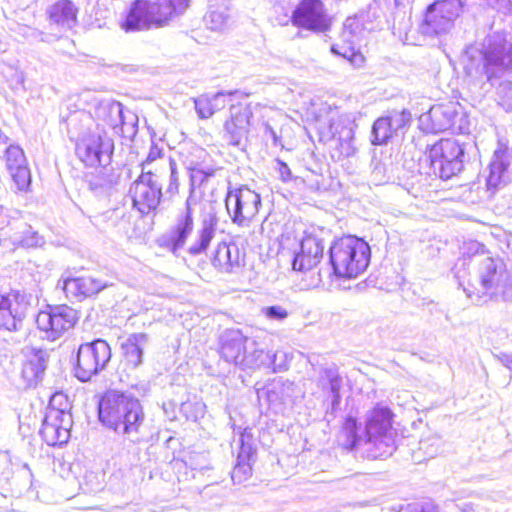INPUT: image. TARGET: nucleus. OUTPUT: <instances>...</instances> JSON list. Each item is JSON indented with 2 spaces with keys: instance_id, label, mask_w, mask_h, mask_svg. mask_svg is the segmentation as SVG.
Wrapping results in <instances>:
<instances>
[{
  "instance_id": "1",
  "label": "nucleus",
  "mask_w": 512,
  "mask_h": 512,
  "mask_svg": "<svg viewBox=\"0 0 512 512\" xmlns=\"http://www.w3.org/2000/svg\"><path fill=\"white\" fill-rule=\"evenodd\" d=\"M98 419L108 429L125 435L137 434L145 421L138 398L121 390L108 389L98 400Z\"/></svg>"
},
{
  "instance_id": "2",
  "label": "nucleus",
  "mask_w": 512,
  "mask_h": 512,
  "mask_svg": "<svg viewBox=\"0 0 512 512\" xmlns=\"http://www.w3.org/2000/svg\"><path fill=\"white\" fill-rule=\"evenodd\" d=\"M188 6L189 0H134L120 27L126 33L160 28L183 13Z\"/></svg>"
},
{
  "instance_id": "3",
  "label": "nucleus",
  "mask_w": 512,
  "mask_h": 512,
  "mask_svg": "<svg viewBox=\"0 0 512 512\" xmlns=\"http://www.w3.org/2000/svg\"><path fill=\"white\" fill-rule=\"evenodd\" d=\"M371 260V249L363 239L345 235L335 239L329 249L333 274L340 279H355L363 274Z\"/></svg>"
},
{
  "instance_id": "4",
  "label": "nucleus",
  "mask_w": 512,
  "mask_h": 512,
  "mask_svg": "<svg viewBox=\"0 0 512 512\" xmlns=\"http://www.w3.org/2000/svg\"><path fill=\"white\" fill-rule=\"evenodd\" d=\"M425 161L443 180L451 179L464 169V147L454 138H441L424 151Z\"/></svg>"
},
{
  "instance_id": "5",
  "label": "nucleus",
  "mask_w": 512,
  "mask_h": 512,
  "mask_svg": "<svg viewBox=\"0 0 512 512\" xmlns=\"http://www.w3.org/2000/svg\"><path fill=\"white\" fill-rule=\"evenodd\" d=\"M228 114L223 122V137L231 146L247 140L253 125V109L247 96L232 92L226 106Z\"/></svg>"
},
{
  "instance_id": "6",
  "label": "nucleus",
  "mask_w": 512,
  "mask_h": 512,
  "mask_svg": "<svg viewBox=\"0 0 512 512\" xmlns=\"http://www.w3.org/2000/svg\"><path fill=\"white\" fill-rule=\"evenodd\" d=\"M225 207L234 224L239 227H248L258 218L261 196L246 185L228 189Z\"/></svg>"
},
{
  "instance_id": "7",
  "label": "nucleus",
  "mask_w": 512,
  "mask_h": 512,
  "mask_svg": "<svg viewBox=\"0 0 512 512\" xmlns=\"http://www.w3.org/2000/svg\"><path fill=\"white\" fill-rule=\"evenodd\" d=\"M111 359L109 344L101 339L83 343L79 346L74 362V374L82 382L97 375Z\"/></svg>"
},
{
  "instance_id": "8",
  "label": "nucleus",
  "mask_w": 512,
  "mask_h": 512,
  "mask_svg": "<svg viewBox=\"0 0 512 512\" xmlns=\"http://www.w3.org/2000/svg\"><path fill=\"white\" fill-rule=\"evenodd\" d=\"M79 319L78 312L67 305L48 306L35 318L36 328L47 340L54 341L72 329Z\"/></svg>"
},
{
  "instance_id": "9",
  "label": "nucleus",
  "mask_w": 512,
  "mask_h": 512,
  "mask_svg": "<svg viewBox=\"0 0 512 512\" xmlns=\"http://www.w3.org/2000/svg\"><path fill=\"white\" fill-rule=\"evenodd\" d=\"M326 239L321 228H312L304 232L300 241V250L295 255L292 267L295 271L308 272L322 262Z\"/></svg>"
},
{
  "instance_id": "10",
  "label": "nucleus",
  "mask_w": 512,
  "mask_h": 512,
  "mask_svg": "<svg viewBox=\"0 0 512 512\" xmlns=\"http://www.w3.org/2000/svg\"><path fill=\"white\" fill-rule=\"evenodd\" d=\"M459 117V103L448 101L438 103L418 118L419 129L428 134L443 133L456 126Z\"/></svg>"
},
{
  "instance_id": "11",
  "label": "nucleus",
  "mask_w": 512,
  "mask_h": 512,
  "mask_svg": "<svg viewBox=\"0 0 512 512\" xmlns=\"http://www.w3.org/2000/svg\"><path fill=\"white\" fill-rule=\"evenodd\" d=\"M292 23L314 32H326L330 29L332 18L328 15L322 0H301L294 10Z\"/></svg>"
},
{
  "instance_id": "12",
  "label": "nucleus",
  "mask_w": 512,
  "mask_h": 512,
  "mask_svg": "<svg viewBox=\"0 0 512 512\" xmlns=\"http://www.w3.org/2000/svg\"><path fill=\"white\" fill-rule=\"evenodd\" d=\"M29 310L28 297L11 290L0 295V329L16 331Z\"/></svg>"
},
{
  "instance_id": "13",
  "label": "nucleus",
  "mask_w": 512,
  "mask_h": 512,
  "mask_svg": "<svg viewBox=\"0 0 512 512\" xmlns=\"http://www.w3.org/2000/svg\"><path fill=\"white\" fill-rule=\"evenodd\" d=\"M132 207L141 216L156 215L162 200L160 185L135 179L128 191Z\"/></svg>"
},
{
  "instance_id": "14",
  "label": "nucleus",
  "mask_w": 512,
  "mask_h": 512,
  "mask_svg": "<svg viewBox=\"0 0 512 512\" xmlns=\"http://www.w3.org/2000/svg\"><path fill=\"white\" fill-rule=\"evenodd\" d=\"M70 415L63 410L50 407L46 413L40 435L48 446H60L68 442L70 437Z\"/></svg>"
},
{
  "instance_id": "15",
  "label": "nucleus",
  "mask_w": 512,
  "mask_h": 512,
  "mask_svg": "<svg viewBox=\"0 0 512 512\" xmlns=\"http://www.w3.org/2000/svg\"><path fill=\"white\" fill-rule=\"evenodd\" d=\"M457 16L453 0H436L426 8L422 28L426 34L438 35L445 31Z\"/></svg>"
},
{
  "instance_id": "16",
  "label": "nucleus",
  "mask_w": 512,
  "mask_h": 512,
  "mask_svg": "<svg viewBox=\"0 0 512 512\" xmlns=\"http://www.w3.org/2000/svg\"><path fill=\"white\" fill-rule=\"evenodd\" d=\"M246 254L235 243L220 242L212 255V265L223 273H236L245 266Z\"/></svg>"
},
{
  "instance_id": "17",
  "label": "nucleus",
  "mask_w": 512,
  "mask_h": 512,
  "mask_svg": "<svg viewBox=\"0 0 512 512\" xmlns=\"http://www.w3.org/2000/svg\"><path fill=\"white\" fill-rule=\"evenodd\" d=\"M394 413L385 406L376 405L368 415L365 434L368 442L382 441L387 438L393 429Z\"/></svg>"
},
{
  "instance_id": "18",
  "label": "nucleus",
  "mask_w": 512,
  "mask_h": 512,
  "mask_svg": "<svg viewBox=\"0 0 512 512\" xmlns=\"http://www.w3.org/2000/svg\"><path fill=\"white\" fill-rule=\"evenodd\" d=\"M106 284L92 275L66 278L63 281V291L68 299L82 301L98 294Z\"/></svg>"
},
{
  "instance_id": "19",
  "label": "nucleus",
  "mask_w": 512,
  "mask_h": 512,
  "mask_svg": "<svg viewBox=\"0 0 512 512\" xmlns=\"http://www.w3.org/2000/svg\"><path fill=\"white\" fill-rule=\"evenodd\" d=\"M112 145L101 135H90L76 145L78 158L88 167H98L102 158L110 152Z\"/></svg>"
},
{
  "instance_id": "20",
  "label": "nucleus",
  "mask_w": 512,
  "mask_h": 512,
  "mask_svg": "<svg viewBox=\"0 0 512 512\" xmlns=\"http://www.w3.org/2000/svg\"><path fill=\"white\" fill-rule=\"evenodd\" d=\"M411 121V115L409 112L403 110L401 112V123L394 125L392 116H383L375 120L372 127V144L373 145H384L391 140L399 128L406 127Z\"/></svg>"
},
{
  "instance_id": "21",
  "label": "nucleus",
  "mask_w": 512,
  "mask_h": 512,
  "mask_svg": "<svg viewBox=\"0 0 512 512\" xmlns=\"http://www.w3.org/2000/svg\"><path fill=\"white\" fill-rule=\"evenodd\" d=\"M79 9L72 0H57L47 9L46 15L50 23L72 27L78 21Z\"/></svg>"
},
{
  "instance_id": "22",
  "label": "nucleus",
  "mask_w": 512,
  "mask_h": 512,
  "mask_svg": "<svg viewBox=\"0 0 512 512\" xmlns=\"http://www.w3.org/2000/svg\"><path fill=\"white\" fill-rule=\"evenodd\" d=\"M194 220L192 209L187 205L185 211L178 217L176 224L170 231L168 245L172 251L182 248L193 231Z\"/></svg>"
},
{
  "instance_id": "23",
  "label": "nucleus",
  "mask_w": 512,
  "mask_h": 512,
  "mask_svg": "<svg viewBox=\"0 0 512 512\" xmlns=\"http://www.w3.org/2000/svg\"><path fill=\"white\" fill-rule=\"evenodd\" d=\"M45 370V363L42 356L37 353L28 355L22 362L20 378L26 388L37 385Z\"/></svg>"
},
{
  "instance_id": "24",
  "label": "nucleus",
  "mask_w": 512,
  "mask_h": 512,
  "mask_svg": "<svg viewBox=\"0 0 512 512\" xmlns=\"http://www.w3.org/2000/svg\"><path fill=\"white\" fill-rule=\"evenodd\" d=\"M145 343L146 335L139 333L130 335L122 344L123 362L127 368L134 369L142 363Z\"/></svg>"
},
{
  "instance_id": "25",
  "label": "nucleus",
  "mask_w": 512,
  "mask_h": 512,
  "mask_svg": "<svg viewBox=\"0 0 512 512\" xmlns=\"http://www.w3.org/2000/svg\"><path fill=\"white\" fill-rule=\"evenodd\" d=\"M509 165L510 161L507 149H497L489 165V174L486 180L488 188L495 189L502 183L503 176L507 172Z\"/></svg>"
},
{
  "instance_id": "26",
  "label": "nucleus",
  "mask_w": 512,
  "mask_h": 512,
  "mask_svg": "<svg viewBox=\"0 0 512 512\" xmlns=\"http://www.w3.org/2000/svg\"><path fill=\"white\" fill-rule=\"evenodd\" d=\"M232 92L217 93L212 96L202 95L195 100V108L200 118L208 119L220 109L226 108Z\"/></svg>"
},
{
  "instance_id": "27",
  "label": "nucleus",
  "mask_w": 512,
  "mask_h": 512,
  "mask_svg": "<svg viewBox=\"0 0 512 512\" xmlns=\"http://www.w3.org/2000/svg\"><path fill=\"white\" fill-rule=\"evenodd\" d=\"M482 62L485 69L504 64L506 58L511 57V47L506 48L504 41H489L488 46L482 50Z\"/></svg>"
},
{
  "instance_id": "28",
  "label": "nucleus",
  "mask_w": 512,
  "mask_h": 512,
  "mask_svg": "<svg viewBox=\"0 0 512 512\" xmlns=\"http://www.w3.org/2000/svg\"><path fill=\"white\" fill-rule=\"evenodd\" d=\"M8 172L10 175V188L14 193L24 194L31 190L32 175L28 166Z\"/></svg>"
},
{
  "instance_id": "29",
  "label": "nucleus",
  "mask_w": 512,
  "mask_h": 512,
  "mask_svg": "<svg viewBox=\"0 0 512 512\" xmlns=\"http://www.w3.org/2000/svg\"><path fill=\"white\" fill-rule=\"evenodd\" d=\"M331 51L347 59L355 68H361L365 65L366 59L364 55L359 50L349 46L347 41L334 44L331 47Z\"/></svg>"
},
{
  "instance_id": "30",
  "label": "nucleus",
  "mask_w": 512,
  "mask_h": 512,
  "mask_svg": "<svg viewBox=\"0 0 512 512\" xmlns=\"http://www.w3.org/2000/svg\"><path fill=\"white\" fill-rule=\"evenodd\" d=\"M357 431V420L354 417H347L340 429V438L347 449H353L358 445L360 437Z\"/></svg>"
},
{
  "instance_id": "31",
  "label": "nucleus",
  "mask_w": 512,
  "mask_h": 512,
  "mask_svg": "<svg viewBox=\"0 0 512 512\" xmlns=\"http://www.w3.org/2000/svg\"><path fill=\"white\" fill-rule=\"evenodd\" d=\"M215 230L212 225L202 227L198 232V238L189 248L188 252L192 256H197L205 253L208 249L212 239L214 238Z\"/></svg>"
},
{
  "instance_id": "32",
  "label": "nucleus",
  "mask_w": 512,
  "mask_h": 512,
  "mask_svg": "<svg viewBox=\"0 0 512 512\" xmlns=\"http://www.w3.org/2000/svg\"><path fill=\"white\" fill-rule=\"evenodd\" d=\"M4 161L8 171L27 167V159L23 149L19 145H10L4 154Z\"/></svg>"
},
{
  "instance_id": "33",
  "label": "nucleus",
  "mask_w": 512,
  "mask_h": 512,
  "mask_svg": "<svg viewBox=\"0 0 512 512\" xmlns=\"http://www.w3.org/2000/svg\"><path fill=\"white\" fill-rule=\"evenodd\" d=\"M249 455L243 458L241 454L238 456V461L232 470V480L236 484H243L250 480L253 475L252 464L249 461Z\"/></svg>"
},
{
  "instance_id": "34",
  "label": "nucleus",
  "mask_w": 512,
  "mask_h": 512,
  "mask_svg": "<svg viewBox=\"0 0 512 512\" xmlns=\"http://www.w3.org/2000/svg\"><path fill=\"white\" fill-rule=\"evenodd\" d=\"M171 158H166L163 149L157 144L150 147L147 157L142 161L141 165H150L158 163L160 170L166 171L169 168Z\"/></svg>"
},
{
  "instance_id": "35",
  "label": "nucleus",
  "mask_w": 512,
  "mask_h": 512,
  "mask_svg": "<svg viewBox=\"0 0 512 512\" xmlns=\"http://www.w3.org/2000/svg\"><path fill=\"white\" fill-rule=\"evenodd\" d=\"M142 171L140 175L137 177L138 180L147 181L148 183H154L159 185L158 179L161 178L162 175H166L169 173V170L163 171L160 170L158 163L150 164V165H140Z\"/></svg>"
},
{
  "instance_id": "36",
  "label": "nucleus",
  "mask_w": 512,
  "mask_h": 512,
  "mask_svg": "<svg viewBox=\"0 0 512 512\" xmlns=\"http://www.w3.org/2000/svg\"><path fill=\"white\" fill-rule=\"evenodd\" d=\"M499 281L498 267L495 261L491 258L488 259L486 270L481 276V284L486 289H491Z\"/></svg>"
},
{
  "instance_id": "37",
  "label": "nucleus",
  "mask_w": 512,
  "mask_h": 512,
  "mask_svg": "<svg viewBox=\"0 0 512 512\" xmlns=\"http://www.w3.org/2000/svg\"><path fill=\"white\" fill-rule=\"evenodd\" d=\"M263 314L270 320L282 321L289 316L290 312L282 305H272L265 307Z\"/></svg>"
},
{
  "instance_id": "38",
  "label": "nucleus",
  "mask_w": 512,
  "mask_h": 512,
  "mask_svg": "<svg viewBox=\"0 0 512 512\" xmlns=\"http://www.w3.org/2000/svg\"><path fill=\"white\" fill-rule=\"evenodd\" d=\"M168 170L170 173V181L167 187V193L176 195L179 192V181L177 176L176 162L174 160H170Z\"/></svg>"
},
{
  "instance_id": "39",
  "label": "nucleus",
  "mask_w": 512,
  "mask_h": 512,
  "mask_svg": "<svg viewBox=\"0 0 512 512\" xmlns=\"http://www.w3.org/2000/svg\"><path fill=\"white\" fill-rule=\"evenodd\" d=\"M483 252V245L482 244H479V243H469V244H466L464 246V250L462 252V259L465 261V260H469L471 259L474 255H477L479 253H482Z\"/></svg>"
},
{
  "instance_id": "40",
  "label": "nucleus",
  "mask_w": 512,
  "mask_h": 512,
  "mask_svg": "<svg viewBox=\"0 0 512 512\" xmlns=\"http://www.w3.org/2000/svg\"><path fill=\"white\" fill-rule=\"evenodd\" d=\"M278 173L282 181L287 182L292 179V172L288 165L283 161H278Z\"/></svg>"
},
{
  "instance_id": "41",
  "label": "nucleus",
  "mask_w": 512,
  "mask_h": 512,
  "mask_svg": "<svg viewBox=\"0 0 512 512\" xmlns=\"http://www.w3.org/2000/svg\"><path fill=\"white\" fill-rule=\"evenodd\" d=\"M341 385V378L339 376H335L331 379V387L333 392L338 393Z\"/></svg>"
},
{
  "instance_id": "42",
  "label": "nucleus",
  "mask_w": 512,
  "mask_h": 512,
  "mask_svg": "<svg viewBox=\"0 0 512 512\" xmlns=\"http://www.w3.org/2000/svg\"><path fill=\"white\" fill-rule=\"evenodd\" d=\"M203 175H205L206 177L212 176L213 175V171L211 170L210 172L205 173L202 170H195V174H193L192 177L193 178H196L198 176L202 177Z\"/></svg>"
}]
</instances>
